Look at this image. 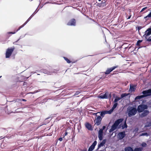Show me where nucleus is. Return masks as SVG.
Here are the masks:
<instances>
[{"label": "nucleus", "instance_id": "f257e3e1", "mask_svg": "<svg viewBox=\"0 0 151 151\" xmlns=\"http://www.w3.org/2000/svg\"><path fill=\"white\" fill-rule=\"evenodd\" d=\"M124 119L123 118H120L117 119L115 121L114 123L112 125L111 128L109 130V132L111 133L116 129L119 124L122 122Z\"/></svg>", "mask_w": 151, "mask_h": 151}, {"label": "nucleus", "instance_id": "f03ea898", "mask_svg": "<svg viewBox=\"0 0 151 151\" xmlns=\"http://www.w3.org/2000/svg\"><path fill=\"white\" fill-rule=\"evenodd\" d=\"M128 115L129 117L135 115L137 111L136 108L129 106L127 109Z\"/></svg>", "mask_w": 151, "mask_h": 151}, {"label": "nucleus", "instance_id": "7ed1b4c3", "mask_svg": "<svg viewBox=\"0 0 151 151\" xmlns=\"http://www.w3.org/2000/svg\"><path fill=\"white\" fill-rule=\"evenodd\" d=\"M58 70L52 69H42L41 70V72L47 75H51L52 73H56V71H58Z\"/></svg>", "mask_w": 151, "mask_h": 151}, {"label": "nucleus", "instance_id": "20e7f679", "mask_svg": "<svg viewBox=\"0 0 151 151\" xmlns=\"http://www.w3.org/2000/svg\"><path fill=\"white\" fill-rule=\"evenodd\" d=\"M148 108L147 105L146 104H141L137 107V110L139 113H141Z\"/></svg>", "mask_w": 151, "mask_h": 151}, {"label": "nucleus", "instance_id": "39448f33", "mask_svg": "<svg viewBox=\"0 0 151 151\" xmlns=\"http://www.w3.org/2000/svg\"><path fill=\"white\" fill-rule=\"evenodd\" d=\"M14 49V47L11 48H8L7 49L6 53V58H8L10 56Z\"/></svg>", "mask_w": 151, "mask_h": 151}, {"label": "nucleus", "instance_id": "423d86ee", "mask_svg": "<svg viewBox=\"0 0 151 151\" xmlns=\"http://www.w3.org/2000/svg\"><path fill=\"white\" fill-rule=\"evenodd\" d=\"M142 93L144 95L145 97L151 96V89L143 91Z\"/></svg>", "mask_w": 151, "mask_h": 151}, {"label": "nucleus", "instance_id": "0eeeda50", "mask_svg": "<svg viewBox=\"0 0 151 151\" xmlns=\"http://www.w3.org/2000/svg\"><path fill=\"white\" fill-rule=\"evenodd\" d=\"M126 136L125 132L124 131L119 132L118 134V137L119 140H121L124 138Z\"/></svg>", "mask_w": 151, "mask_h": 151}, {"label": "nucleus", "instance_id": "6e6552de", "mask_svg": "<svg viewBox=\"0 0 151 151\" xmlns=\"http://www.w3.org/2000/svg\"><path fill=\"white\" fill-rule=\"evenodd\" d=\"M117 66H114L111 68H108L106 71L104 72L105 74L108 75L111 72L117 68Z\"/></svg>", "mask_w": 151, "mask_h": 151}, {"label": "nucleus", "instance_id": "1a4fd4ad", "mask_svg": "<svg viewBox=\"0 0 151 151\" xmlns=\"http://www.w3.org/2000/svg\"><path fill=\"white\" fill-rule=\"evenodd\" d=\"M67 25L69 26H75L76 25V21L74 19L70 20L68 23Z\"/></svg>", "mask_w": 151, "mask_h": 151}, {"label": "nucleus", "instance_id": "9d476101", "mask_svg": "<svg viewBox=\"0 0 151 151\" xmlns=\"http://www.w3.org/2000/svg\"><path fill=\"white\" fill-rule=\"evenodd\" d=\"M151 34V28H149L145 32V34L143 35V37L147 39V37L150 35Z\"/></svg>", "mask_w": 151, "mask_h": 151}, {"label": "nucleus", "instance_id": "9b49d317", "mask_svg": "<svg viewBox=\"0 0 151 151\" xmlns=\"http://www.w3.org/2000/svg\"><path fill=\"white\" fill-rule=\"evenodd\" d=\"M149 113V111L147 110H145L143 111L142 113L141 114L140 116L141 117H143L146 116Z\"/></svg>", "mask_w": 151, "mask_h": 151}, {"label": "nucleus", "instance_id": "f8f14e48", "mask_svg": "<svg viewBox=\"0 0 151 151\" xmlns=\"http://www.w3.org/2000/svg\"><path fill=\"white\" fill-rule=\"evenodd\" d=\"M106 141V139H104L99 144H98V147L97 149L96 150V151L97 150L100 148L101 147L103 146L104 144H105Z\"/></svg>", "mask_w": 151, "mask_h": 151}, {"label": "nucleus", "instance_id": "ddd939ff", "mask_svg": "<svg viewBox=\"0 0 151 151\" xmlns=\"http://www.w3.org/2000/svg\"><path fill=\"white\" fill-rule=\"evenodd\" d=\"M97 143V141L96 140L95 141L92 145L89 147L88 150L91 151H92L94 149Z\"/></svg>", "mask_w": 151, "mask_h": 151}, {"label": "nucleus", "instance_id": "4468645a", "mask_svg": "<svg viewBox=\"0 0 151 151\" xmlns=\"http://www.w3.org/2000/svg\"><path fill=\"white\" fill-rule=\"evenodd\" d=\"M105 3L106 1L104 0V1H102L101 3H98L97 4V5L99 7H103L105 6H106Z\"/></svg>", "mask_w": 151, "mask_h": 151}, {"label": "nucleus", "instance_id": "2eb2a0df", "mask_svg": "<svg viewBox=\"0 0 151 151\" xmlns=\"http://www.w3.org/2000/svg\"><path fill=\"white\" fill-rule=\"evenodd\" d=\"M108 92H106L105 94L100 96L99 97L101 99H107L108 98Z\"/></svg>", "mask_w": 151, "mask_h": 151}, {"label": "nucleus", "instance_id": "dca6fc26", "mask_svg": "<svg viewBox=\"0 0 151 151\" xmlns=\"http://www.w3.org/2000/svg\"><path fill=\"white\" fill-rule=\"evenodd\" d=\"M39 9L37 10V9L34 12L33 14L26 21V23H27L32 18V17L38 11Z\"/></svg>", "mask_w": 151, "mask_h": 151}, {"label": "nucleus", "instance_id": "f3484780", "mask_svg": "<svg viewBox=\"0 0 151 151\" xmlns=\"http://www.w3.org/2000/svg\"><path fill=\"white\" fill-rule=\"evenodd\" d=\"M102 120L98 119H95V120L94 121V122L95 123V124H96L97 126L99 125L101 123Z\"/></svg>", "mask_w": 151, "mask_h": 151}, {"label": "nucleus", "instance_id": "a211bd4d", "mask_svg": "<svg viewBox=\"0 0 151 151\" xmlns=\"http://www.w3.org/2000/svg\"><path fill=\"white\" fill-rule=\"evenodd\" d=\"M86 127L89 130H92L91 125L88 123L86 124Z\"/></svg>", "mask_w": 151, "mask_h": 151}, {"label": "nucleus", "instance_id": "6ab92c4d", "mask_svg": "<svg viewBox=\"0 0 151 151\" xmlns=\"http://www.w3.org/2000/svg\"><path fill=\"white\" fill-rule=\"evenodd\" d=\"M126 120L127 119H126L125 121L124 122V124L121 126L122 129H124L125 128H126L128 127V126L126 123Z\"/></svg>", "mask_w": 151, "mask_h": 151}, {"label": "nucleus", "instance_id": "aec40b11", "mask_svg": "<svg viewBox=\"0 0 151 151\" xmlns=\"http://www.w3.org/2000/svg\"><path fill=\"white\" fill-rule=\"evenodd\" d=\"M125 151H134L132 148L130 147H127L124 149Z\"/></svg>", "mask_w": 151, "mask_h": 151}, {"label": "nucleus", "instance_id": "412c9836", "mask_svg": "<svg viewBox=\"0 0 151 151\" xmlns=\"http://www.w3.org/2000/svg\"><path fill=\"white\" fill-rule=\"evenodd\" d=\"M100 115L102 117H104L105 115L106 114V111H100Z\"/></svg>", "mask_w": 151, "mask_h": 151}, {"label": "nucleus", "instance_id": "4be33fe9", "mask_svg": "<svg viewBox=\"0 0 151 151\" xmlns=\"http://www.w3.org/2000/svg\"><path fill=\"white\" fill-rule=\"evenodd\" d=\"M145 97L143 95H142L140 96H137L135 98V99H140L143 98Z\"/></svg>", "mask_w": 151, "mask_h": 151}, {"label": "nucleus", "instance_id": "5701e85b", "mask_svg": "<svg viewBox=\"0 0 151 151\" xmlns=\"http://www.w3.org/2000/svg\"><path fill=\"white\" fill-rule=\"evenodd\" d=\"M129 93H122L120 97L121 99H122L123 98L129 95Z\"/></svg>", "mask_w": 151, "mask_h": 151}, {"label": "nucleus", "instance_id": "b1692460", "mask_svg": "<svg viewBox=\"0 0 151 151\" xmlns=\"http://www.w3.org/2000/svg\"><path fill=\"white\" fill-rule=\"evenodd\" d=\"M143 148L142 147H139V148H136L134 149V151H142Z\"/></svg>", "mask_w": 151, "mask_h": 151}, {"label": "nucleus", "instance_id": "393cba45", "mask_svg": "<svg viewBox=\"0 0 151 151\" xmlns=\"http://www.w3.org/2000/svg\"><path fill=\"white\" fill-rule=\"evenodd\" d=\"M135 88L133 86L130 85L129 91H135Z\"/></svg>", "mask_w": 151, "mask_h": 151}, {"label": "nucleus", "instance_id": "a878e982", "mask_svg": "<svg viewBox=\"0 0 151 151\" xmlns=\"http://www.w3.org/2000/svg\"><path fill=\"white\" fill-rule=\"evenodd\" d=\"M151 126V122H147L146 124L145 127H149Z\"/></svg>", "mask_w": 151, "mask_h": 151}, {"label": "nucleus", "instance_id": "bb28decb", "mask_svg": "<svg viewBox=\"0 0 151 151\" xmlns=\"http://www.w3.org/2000/svg\"><path fill=\"white\" fill-rule=\"evenodd\" d=\"M121 99L120 97H118V96H116L114 100V102H117L119 100H120Z\"/></svg>", "mask_w": 151, "mask_h": 151}, {"label": "nucleus", "instance_id": "cd10ccee", "mask_svg": "<svg viewBox=\"0 0 151 151\" xmlns=\"http://www.w3.org/2000/svg\"><path fill=\"white\" fill-rule=\"evenodd\" d=\"M149 135V134L147 132H144L142 133V134H139L140 136H145L147 137Z\"/></svg>", "mask_w": 151, "mask_h": 151}, {"label": "nucleus", "instance_id": "c85d7f7f", "mask_svg": "<svg viewBox=\"0 0 151 151\" xmlns=\"http://www.w3.org/2000/svg\"><path fill=\"white\" fill-rule=\"evenodd\" d=\"M114 109H113L112 108L109 111H106V114H111V113L113 111Z\"/></svg>", "mask_w": 151, "mask_h": 151}, {"label": "nucleus", "instance_id": "c756f323", "mask_svg": "<svg viewBox=\"0 0 151 151\" xmlns=\"http://www.w3.org/2000/svg\"><path fill=\"white\" fill-rule=\"evenodd\" d=\"M27 23H26V22H25L23 24H22V25L20 26L19 28L18 29L16 30V32H17L21 28L23 27L25 24H26Z\"/></svg>", "mask_w": 151, "mask_h": 151}, {"label": "nucleus", "instance_id": "7c9ffc66", "mask_svg": "<svg viewBox=\"0 0 151 151\" xmlns=\"http://www.w3.org/2000/svg\"><path fill=\"white\" fill-rule=\"evenodd\" d=\"M139 130L138 127H136L133 130V132H134L135 134H136L138 133V132Z\"/></svg>", "mask_w": 151, "mask_h": 151}, {"label": "nucleus", "instance_id": "2f4dec72", "mask_svg": "<svg viewBox=\"0 0 151 151\" xmlns=\"http://www.w3.org/2000/svg\"><path fill=\"white\" fill-rule=\"evenodd\" d=\"M114 104L112 107L113 109H114L117 107L118 105V103L117 102H114Z\"/></svg>", "mask_w": 151, "mask_h": 151}, {"label": "nucleus", "instance_id": "473e14b6", "mask_svg": "<svg viewBox=\"0 0 151 151\" xmlns=\"http://www.w3.org/2000/svg\"><path fill=\"white\" fill-rule=\"evenodd\" d=\"M103 134H98V137L100 140H101L103 139Z\"/></svg>", "mask_w": 151, "mask_h": 151}, {"label": "nucleus", "instance_id": "72a5a7b5", "mask_svg": "<svg viewBox=\"0 0 151 151\" xmlns=\"http://www.w3.org/2000/svg\"><path fill=\"white\" fill-rule=\"evenodd\" d=\"M142 40H138L136 44V45L137 46H139L140 45V43L142 42Z\"/></svg>", "mask_w": 151, "mask_h": 151}, {"label": "nucleus", "instance_id": "f704fd0d", "mask_svg": "<svg viewBox=\"0 0 151 151\" xmlns=\"http://www.w3.org/2000/svg\"><path fill=\"white\" fill-rule=\"evenodd\" d=\"M63 58L68 63H70V60H69L67 58L65 57H63Z\"/></svg>", "mask_w": 151, "mask_h": 151}, {"label": "nucleus", "instance_id": "c9c22d12", "mask_svg": "<svg viewBox=\"0 0 151 151\" xmlns=\"http://www.w3.org/2000/svg\"><path fill=\"white\" fill-rule=\"evenodd\" d=\"M147 144H146V143H145V142H143L141 144L142 146L143 147H146L147 146Z\"/></svg>", "mask_w": 151, "mask_h": 151}, {"label": "nucleus", "instance_id": "e433bc0d", "mask_svg": "<svg viewBox=\"0 0 151 151\" xmlns=\"http://www.w3.org/2000/svg\"><path fill=\"white\" fill-rule=\"evenodd\" d=\"M147 39V41H151V36H150L148 38H147V39Z\"/></svg>", "mask_w": 151, "mask_h": 151}, {"label": "nucleus", "instance_id": "4c0bfd02", "mask_svg": "<svg viewBox=\"0 0 151 151\" xmlns=\"http://www.w3.org/2000/svg\"><path fill=\"white\" fill-rule=\"evenodd\" d=\"M98 134H103V131L100 129L98 132Z\"/></svg>", "mask_w": 151, "mask_h": 151}, {"label": "nucleus", "instance_id": "58836bf2", "mask_svg": "<svg viewBox=\"0 0 151 151\" xmlns=\"http://www.w3.org/2000/svg\"><path fill=\"white\" fill-rule=\"evenodd\" d=\"M96 119H99L102 120V118H101V116H99V115H98V116H97V118Z\"/></svg>", "mask_w": 151, "mask_h": 151}, {"label": "nucleus", "instance_id": "ea45409f", "mask_svg": "<svg viewBox=\"0 0 151 151\" xmlns=\"http://www.w3.org/2000/svg\"><path fill=\"white\" fill-rule=\"evenodd\" d=\"M105 74H104L103 76L100 78V79H104L106 78V76Z\"/></svg>", "mask_w": 151, "mask_h": 151}, {"label": "nucleus", "instance_id": "a19ab883", "mask_svg": "<svg viewBox=\"0 0 151 151\" xmlns=\"http://www.w3.org/2000/svg\"><path fill=\"white\" fill-rule=\"evenodd\" d=\"M100 112H98L97 113H93V115H96V116H98V114H100Z\"/></svg>", "mask_w": 151, "mask_h": 151}, {"label": "nucleus", "instance_id": "79ce46f5", "mask_svg": "<svg viewBox=\"0 0 151 151\" xmlns=\"http://www.w3.org/2000/svg\"><path fill=\"white\" fill-rule=\"evenodd\" d=\"M22 101V100L21 99H17L16 100V101L20 102Z\"/></svg>", "mask_w": 151, "mask_h": 151}, {"label": "nucleus", "instance_id": "37998d69", "mask_svg": "<svg viewBox=\"0 0 151 151\" xmlns=\"http://www.w3.org/2000/svg\"><path fill=\"white\" fill-rule=\"evenodd\" d=\"M80 93V92H79V91H77L75 93L74 95V96L77 95L79 94Z\"/></svg>", "mask_w": 151, "mask_h": 151}, {"label": "nucleus", "instance_id": "c03bdc74", "mask_svg": "<svg viewBox=\"0 0 151 151\" xmlns=\"http://www.w3.org/2000/svg\"><path fill=\"white\" fill-rule=\"evenodd\" d=\"M147 7H145L143 8V9H142L141 11L140 12H143L144 10H145L146 9H147Z\"/></svg>", "mask_w": 151, "mask_h": 151}, {"label": "nucleus", "instance_id": "a18cd8bd", "mask_svg": "<svg viewBox=\"0 0 151 151\" xmlns=\"http://www.w3.org/2000/svg\"><path fill=\"white\" fill-rule=\"evenodd\" d=\"M47 99H45L43 100V101L42 102H40V103H43L44 102H46L47 101Z\"/></svg>", "mask_w": 151, "mask_h": 151}, {"label": "nucleus", "instance_id": "49530a36", "mask_svg": "<svg viewBox=\"0 0 151 151\" xmlns=\"http://www.w3.org/2000/svg\"><path fill=\"white\" fill-rule=\"evenodd\" d=\"M16 32H8V33L9 34H14Z\"/></svg>", "mask_w": 151, "mask_h": 151}, {"label": "nucleus", "instance_id": "de8ad7c7", "mask_svg": "<svg viewBox=\"0 0 151 151\" xmlns=\"http://www.w3.org/2000/svg\"><path fill=\"white\" fill-rule=\"evenodd\" d=\"M142 28V27L141 26H138L137 27V29L139 31Z\"/></svg>", "mask_w": 151, "mask_h": 151}, {"label": "nucleus", "instance_id": "09e8293b", "mask_svg": "<svg viewBox=\"0 0 151 151\" xmlns=\"http://www.w3.org/2000/svg\"><path fill=\"white\" fill-rule=\"evenodd\" d=\"M149 17H148V15L146 16V17H144V19H145L146 20H147L149 19Z\"/></svg>", "mask_w": 151, "mask_h": 151}, {"label": "nucleus", "instance_id": "8fccbe9b", "mask_svg": "<svg viewBox=\"0 0 151 151\" xmlns=\"http://www.w3.org/2000/svg\"><path fill=\"white\" fill-rule=\"evenodd\" d=\"M106 128V127L105 126H103L102 128L100 129L103 131V130L105 129Z\"/></svg>", "mask_w": 151, "mask_h": 151}, {"label": "nucleus", "instance_id": "3c124183", "mask_svg": "<svg viewBox=\"0 0 151 151\" xmlns=\"http://www.w3.org/2000/svg\"><path fill=\"white\" fill-rule=\"evenodd\" d=\"M26 36L25 35H21V36L19 37V39H21L22 38L25 37V36Z\"/></svg>", "mask_w": 151, "mask_h": 151}, {"label": "nucleus", "instance_id": "603ef678", "mask_svg": "<svg viewBox=\"0 0 151 151\" xmlns=\"http://www.w3.org/2000/svg\"><path fill=\"white\" fill-rule=\"evenodd\" d=\"M25 35H28L30 36H32L33 35L29 33L28 32L25 34Z\"/></svg>", "mask_w": 151, "mask_h": 151}, {"label": "nucleus", "instance_id": "864d4df0", "mask_svg": "<svg viewBox=\"0 0 151 151\" xmlns=\"http://www.w3.org/2000/svg\"><path fill=\"white\" fill-rule=\"evenodd\" d=\"M68 134V132H66L65 133L63 134V136L64 137L65 136H66Z\"/></svg>", "mask_w": 151, "mask_h": 151}, {"label": "nucleus", "instance_id": "5fc2aeb1", "mask_svg": "<svg viewBox=\"0 0 151 151\" xmlns=\"http://www.w3.org/2000/svg\"><path fill=\"white\" fill-rule=\"evenodd\" d=\"M59 140L60 141H62L63 140V138L62 137H60V138H59Z\"/></svg>", "mask_w": 151, "mask_h": 151}, {"label": "nucleus", "instance_id": "6e6d98bb", "mask_svg": "<svg viewBox=\"0 0 151 151\" xmlns=\"http://www.w3.org/2000/svg\"><path fill=\"white\" fill-rule=\"evenodd\" d=\"M38 92H39V91H38V90L35 91H34L33 92V93L34 94V93H36Z\"/></svg>", "mask_w": 151, "mask_h": 151}, {"label": "nucleus", "instance_id": "4d7b16f0", "mask_svg": "<svg viewBox=\"0 0 151 151\" xmlns=\"http://www.w3.org/2000/svg\"><path fill=\"white\" fill-rule=\"evenodd\" d=\"M108 96L110 97V98H111V93H110L109 94H108Z\"/></svg>", "mask_w": 151, "mask_h": 151}, {"label": "nucleus", "instance_id": "13d9d810", "mask_svg": "<svg viewBox=\"0 0 151 151\" xmlns=\"http://www.w3.org/2000/svg\"><path fill=\"white\" fill-rule=\"evenodd\" d=\"M17 42L16 41H15V42H14L13 43V44H14V45H17V43H16Z\"/></svg>", "mask_w": 151, "mask_h": 151}, {"label": "nucleus", "instance_id": "bf43d9fd", "mask_svg": "<svg viewBox=\"0 0 151 151\" xmlns=\"http://www.w3.org/2000/svg\"><path fill=\"white\" fill-rule=\"evenodd\" d=\"M22 101H26L27 100L24 99H22Z\"/></svg>", "mask_w": 151, "mask_h": 151}, {"label": "nucleus", "instance_id": "052dcab7", "mask_svg": "<svg viewBox=\"0 0 151 151\" xmlns=\"http://www.w3.org/2000/svg\"><path fill=\"white\" fill-rule=\"evenodd\" d=\"M131 15H130V16H129V17L127 18V19H129L131 17Z\"/></svg>", "mask_w": 151, "mask_h": 151}, {"label": "nucleus", "instance_id": "680f3d73", "mask_svg": "<svg viewBox=\"0 0 151 151\" xmlns=\"http://www.w3.org/2000/svg\"><path fill=\"white\" fill-rule=\"evenodd\" d=\"M35 73L36 72H31V74H34V73Z\"/></svg>", "mask_w": 151, "mask_h": 151}, {"label": "nucleus", "instance_id": "e2e57ef3", "mask_svg": "<svg viewBox=\"0 0 151 151\" xmlns=\"http://www.w3.org/2000/svg\"><path fill=\"white\" fill-rule=\"evenodd\" d=\"M4 137H3L2 136H1L0 137V139H2L3 138H4Z\"/></svg>", "mask_w": 151, "mask_h": 151}, {"label": "nucleus", "instance_id": "0e129e2a", "mask_svg": "<svg viewBox=\"0 0 151 151\" xmlns=\"http://www.w3.org/2000/svg\"><path fill=\"white\" fill-rule=\"evenodd\" d=\"M121 124L119 126V127H118V129H119L121 127Z\"/></svg>", "mask_w": 151, "mask_h": 151}, {"label": "nucleus", "instance_id": "69168bd1", "mask_svg": "<svg viewBox=\"0 0 151 151\" xmlns=\"http://www.w3.org/2000/svg\"><path fill=\"white\" fill-rule=\"evenodd\" d=\"M29 93H30V94H34L33 93V92H30Z\"/></svg>", "mask_w": 151, "mask_h": 151}, {"label": "nucleus", "instance_id": "338daca9", "mask_svg": "<svg viewBox=\"0 0 151 151\" xmlns=\"http://www.w3.org/2000/svg\"><path fill=\"white\" fill-rule=\"evenodd\" d=\"M43 6V5H42V6H41H41H40V8H41L42 7V6Z\"/></svg>", "mask_w": 151, "mask_h": 151}, {"label": "nucleus", "instance_id": "774afa93", "mask_svg": "<svg viewBox=\"0 0 151 151\" xmlns=\"http://www.w3.org/2000/svg\"><path fill=\"white\" fill-rule=\"evenodd\" d=\"M20 39H19V38L16 41L17 42Z\"/></svg>", "mask_w": 151, "mask_h": 151}]
</instances>
